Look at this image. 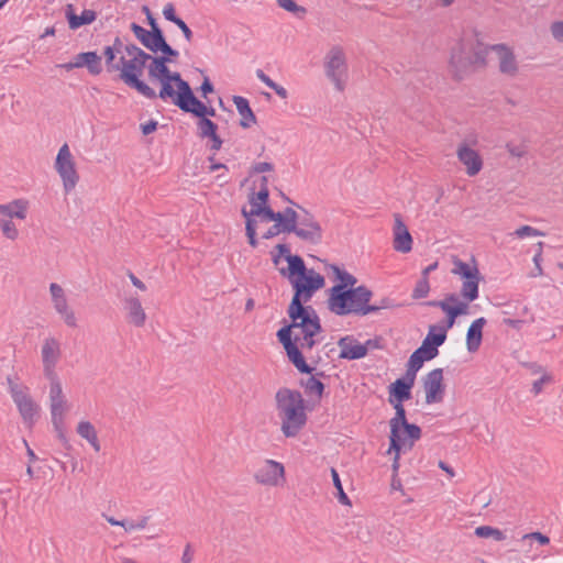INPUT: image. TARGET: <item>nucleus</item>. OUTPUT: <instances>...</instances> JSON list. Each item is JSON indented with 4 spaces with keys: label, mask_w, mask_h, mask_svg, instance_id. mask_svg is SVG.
Segmentation results:
<instances>
[{
    "label": "nucleus",
    "mask_w": 563,
    "mask_h": 563,
    "mask_svg": "<svg viewBox=\"0 0 563 563\" xmlns=\"http://www.w3.org/2000/svg\"><path fill=\"white\" fill-rule=\"evenodd\" d=\"M199 71L202 74L203 80H202L200 87L197 88V90L200 92L202 98L207 99L208 95L214 92V86H213L212 81L210 80V78L207 75H205L203 70L200 69Z\"/></svg>",
    "instance_id": "13d9d810"
},
{
    "label": "nucleus",
    "mask_w": 563,
    "mask_h": 563,
    "mask_svg": "<svg viewBox=\"0 0 563 563\" xmlns=\"http://www.w3.org/2000/svg\"><path fill=\"white\" fill-rule=\"evenodd\" d=\"M476 46L472 55H466L467 45L464 38L461 37L450 48L448 69L453 81H463L472 73L473 66L483 68L487 66V48H484L481 40L476 41Z\"/></svg>",
    "instance_id": "39448f33"
},
{
    "label": "nucleus",
    "mask_w": 563,
    "mask_h": 563,
    "mask_svg": "<svg viewBox=\"0 0 563 563\" xmlns=\"http://www.w3.org/2000/svg\"><path fill=\"white\" fill-rule=\"evenodd\" d=\"M430 291V284L427 277H420L416 283V286L412 290L411 298L412 299H422L428 296Z\"/></svg>",
    "instance_id": "09e8293b"
},
{
    "label": "nucleus",
    "mask_w": 563,
    "mask_h": 563,
    "mask_svg": "<svg viewBox=\"0 0 563 563\" xmlns=\"http://www.w3.org/2000/svg\"><path fill=\"white\" fill-rule=\"evenodd\" d=\"M483 342V332L477 328L470 325L466 333V347L470 353L478 351Z\"/></svg>",
    "instance_id": "c03bdc74"
},
{
    "label": "nucleus",
    "mask_w": 563,
    "mask_h": 563,
    "mask_svg": "<svg viewBox=\"0 0 563 563\" xmlns=\"http://www.w3.org/2000/svg\"><path fill=\"white\" fill-rule=\"evenodd\" d=\"M515 235L519 239H523L527 236H542V235H544V232H542L531 225L525 224V225L519 227L515 231Z\"/></svg>",
    "instance_id": "6e6d98bb"
},
{
    "label": "nucleus",
    "mask_w": 563,
    "mask_h": 563,
    "mask_svg": "<svg viewBox=\"0 0 563 563\" xmlns=\"http://www.w3.org/2000/svg\"><path fill=\"white\" fill-rule=\"evenodd\" d=\"M322 262L325 265V269L331 272L332 279L335 282V284H338L339 280L341 279V275L344 272V268H341L338 264H331V263H328L327 261H322Z\"/></svg>",
    "instance_id": "0e129e2a"
},
{
    "label": "nucleus",
    "mask_w": 563,
    "mask_h": 563,
    "mask_svg": "<svg viewBox=\"0 0 563 563\" xmlns=\"http://www.w3.org/2000/svg\"><path fill=\"white\" fill-rule=\"evenodd\" d=\"M0 228L7 239L15 240L19 235V231L14 222L10 219H0Z\"/></svg>",
    "instance_id": "603ef678"
},
{
    "label": "nucleus",
    "mask_w": 563,
    "mask_h": 563,
    "mask_svg": "<svg viewBox=\"0 0 563 563\" xmlns=\"http://www.w3.org/2000/svg\"><path fill=\"white\" fill-rule=\"evenodd\" d=\"M405 422H409L407 419L406 408H396L395 416L389 420V427L394 426V428L396 429L398 424Z\"/></svg>",
    "instance_id": "052dcab7"
},
{
    "label": "nucleus",
    "mask_w": 563,
    "mask_h": 563,
    "mask_svg": "<svg viewBox=\"0 0 563 563\" xmlns=\"http://www.w3.org/2000/svg\"><path fill=\"white\" fill-rule=\"evenodd\" d=\"M143 46L153 53L154 57L165 63L174 64L177 63L179 58V52L167 42L165 32Z\"/></svg>",
    "instance_id": "f3484780"
},
{
    "label": "nucleus",
    "mask_w": 563,
    "mask_h": 563,
    "mask_svg": "<svg viewBox=\"0 0 563 563\" xmlns=\"http://www.w3.org/2000/svg\"><path fill=\"white\" fill-rule=\"evenodd\" d=\"M275 400L283 434L286 438H295L307 423V401L299 390L287 387L277 390Z\"/></svg>",
    "instance_id": "7ed1b4c3"
},
{
    "label": "nucleus",
    "mask_w": 563,
    "mask_h": 563,
    "mask_svg": "<svg viewBox=\"0 0 563 563\" xmlns=\"http://www.w3.org/2000/svg\"><path fill=\"white\" fill-rule=\"evenodd\" d=\"M314 295L291 299L286 310L289 319L284 318L282 327L276 332L277 341L284 347L288 361L300 374H311L316 371L307 363L302 350L316 346L319 343L316 336L323 331L316 309L307 305Z\"/></svg>",
    "instance_id": "f257e3e1"
},
{
    "label": "nucleus",
    "mask_w": 563,
    "mask_h": 563,
    "mask_svg": "<svg viewBox=\"0 0 563 563\" xmlns=\"http://www.w3.org/2000/svg\"><path fill=\"white\" fill-rule=\"evenodd\" d=\"M53 428H54L55 432L57 433V438L59 439L64 449L66 450V452L64 453V456L70 459L71 464H73V471H75V468L77 466V461L69 453L73 450V445L69 443V441L65 434L64 419L56 420V424H53Z\"/></svg>",
    "instance_id": "58836bf2"
},
{
    "label": "nucleus",
    "mask_w": 563,
    "mask_h": 563,
    "mask_svg": "<svg viewBox=\"0 0 563 563\" xmlns=\"http://www.w3.org/2000/svg\"><path fill=\"white\" fill-rule=\"evenodd\" d=\"M159 85V91L156 92L157 98L167 101L170 100L174 104L175 91H176V79L166 78L157 82Z\"/></svg>",
    "instance_id": "ea45409f"
},
{
    "label": "nucleus",
    "mask_w": 563,
    "mask_h": 563,
    "mask_svg": "<svg viewBox=\"0 0 563 563\" xmlns=\"http://www.w3.org/2000/svg\"><path fill=\"white\" fill-rule=\"evenodd\" d=\"M274 223L282 230L284 234H297L299 225V214L290 207L285 208L283 211H277Z\"/></svg>",
    "instance_id": "bb28decb"
},
{
    "label": "nucleus",
    "mask_w": 563,
    "mask_h": 563,
    "mask_svg": "<svg viewBox=\"0 0 563 563\" xmlns=\"http://www.w3.org/2000/svg\"><path fill=\"white\" fill-rule=\"evenodd\" d=\"M59 356V342L55 338H47L42 346L43 364H57Z\"/></svg>",
    "instance_id": "473e14b6"
},
{
    "label": "nucleus",
    "mask_w": 563,
    "mask_h": 563,
    "mask_svg": "<svg viewBox=\"0 0 563 563\" xmlns=\"http://www.w3.org/2000/svg\"><path fill=\"white\" fill-rule=\"evenodd\" d=\"M362 344L365 355H367L371 350H384L386 347L385 340L382 335H375L373 339H368Z\"/></svg>",
    "instance_id": "5fc2aeb1"
},
{
    "label": "nucleus",
    "mask_w": 563,
    "mask_h": 563,
    "mask_svg": "<svg viewBox=\"0 0 563 563\" xmlns=\"http://www.w3.org/2000/svg\"><path fill=\"white\" fill-rule=\"evenodd\" d=\"M164 19L176 24L179 23L181 18L177 14L174 3L168 2L163 8Z\"/></svg>",
    "instance_id": "4d7b16f0"
},
{
    "label": "nucleus",
    "mask_w": 563,
    "mask_h": 563,
    "mask_svg": "<svg viewBox=\"0 0 563 563\" xmlns=\"http://www.w3.org/2000/svg\"><path fill=\"white\" fill-rule=\"evenodd\" d=\"M254 478L258 484L277 486L280 478L285 481V466L280 462L266 460L265 465L255 473Z\"/></svg>",
    "instance_id": "a211bd4d"
},
{
    "label": "nucleus",
    "mask_w": 563,
    "mask_h": 563,
    "mask_svg": "<svg viewBox=\"0 0 563 563\" xmlns=\"http://www.w3.org/2000/svg\"><path fill=\"white\" fill-rule=\"evenodd\" d=\"M550 30H551L552 36L556 41H559V42L563 41V21H554V22H552L551 26H550Z\"/></svg>",
    "instance_id": "774afa93"
},
{
    "label": "nucleus",
    "mask_w": 563,
    "mask_h": 563,
    "mask_svg": "<svg viewBox=\"0 0 563 563\" xmlns=\"http://www.w3.org/2000/svg\"><path fill=\"white\" fill-rule=\"evenodd\" d=\"M418 371L406 366V371L402 376L398 377L397 379L408 384L409 386L413 387L416 383Z\"/></svg>",
    "instance_id": "680f3d73"
},
{
    "label": "nucleus",
    "mask_w": 563,
    "mask_h": 563,
    "mask_svg": "<svg viewBox=\"0 0 563 563\" xmlns=\"http://www.w3.org/2000/svg\"><path fill=\"white\" fill-rule=\"evenodd\" d=\"M300 385L305 388V393L309 396H316L318 400H321L325 385L316 376H310L306 382L300 380Z\"/></svg>",
    "instance_id": "e433bc0d"
},
{
    "label": "nucleus",
    "mask_w": 563,
    "mask_h": 563,
    "mask_svg": "<svg viewBox=\"0 0 563 563\" xmlns=\"http://www.w3.org/2000/svg\"><path fill=\"white\" fill-rule=\"evenodd\" d=\"M484 48H487V54L490 51L497 54L499 60L498 69L503 75L508 76L510 78L517 76L519 71L518 62L514 53V49L510 46H508L505 43H499L484 45Z\"/></svg>",
    "instance_id": "4468645a"
},
{
    "label": "nucleus",
    "mask_w": 563,
    "mask_h": 563,
    "mask_svg": "<svg viewBox=\"0 0 563 563\" xmlns=\"http://www.w3.org/2000/svg\"><path fill=\"white\" fill-rule=\"evenodd\" d=\"M148 62L126 59L121 55V68L119 69V79L122 80L128 87L134 89L140 95L147 99H156V91L148 86L141 77L144 69L147 68Z\"/></svg>",
    "instance_id": "6e6552de"
},
{
    "label": "nucleus",
    "mask_w": 563,
    "mask_h": 563,
    "mask_svg": "<svg viewBox=\"0 0 563 563\" xmlns=\"http://www.w3.org/2000/svg\"><path fill=\"white\" fill-rule=\"evenodd\" d=\"M55 169L63 180L65 192L68 194L76 187L79 180V175L77 173L70 150L66 143L59 148L57 153L55 159Z\"/></svg>",
    "instance_id": "9b49d317"
},
{
    "label": "nucleus",
    "mask_w": 563,
    "mask_h": 563,
    "mask_svg": "<svg viewBox=\"0 0 563 563\" xmlns=\"http://www.w3.org/2000/svg\"><path fill=\"white\" fill-rule=\"evenodd\" d=\"M433 358L418 347L409 356L406 366L412 367L419 372L424 362H429Z\"/></svg>",
    "instance_id": "49530a36"
},
{
    "label": "nucleus",
    "mask_w": 563,
    "mask_h": 563,
    "mask_svg": "<svg viewBox=\"0 0 563 563\" xmlns=\"http://www.w3.org/2000/svg\"><path fill=\"white\" fill-rule=\"evenodd\" d=\"M29 202L24 199H15L7 205H0V213L9 218L24 220L26 218Z\"/></svg>",
    "instance_id": "2f4dec72"
},
{
    "label": "nucleus",
    "mask_w": 563,
    "mask_h": 563,
    "mask_svg": "<svg viewBox=\"0 0 563 563\" xmlns=\"http://www.w3.org/2000/svg\"><path fill=\"white\" fill-rule=\"evenodd\" d=\"M330 472H331L333 486L336 489L335 496H336L339 503L344 506H351L352 505L351 499L349 498V496L346 495V493L343 489V485L341 483L339 472L334 467H331Z\"/></svg>",
    "instance_id": "a18cd8bd"
},
{
    "label": "nucleus",
    "mask_w": 563,
    "mask_h": 563,
    "mask_svg": "<svg viewBox=\"0 0 563 563\" xmlns=\"http://www.w3.org/2000/svg\"><path fill=\"white\" fill-rule=\"evenodd\" d=\"M474 534L481 539H494L496 541H503L506 539V534L503 530L492 526H478L474 530Z\"/></svg>",
    "instance_id": "a19ab883"
},
{
    "label": "nucleus",
    "mask_w": 563,
    "mask_h": 563,
    "mask_svg": "<svg viewBox=\"0 0 563 563\" xmlns=\"http://www.w3.org/2000/svg\"><path fill=\"white\" fill-rule=\"evenodd\" d=\"M422 386L426 394V404L432 405L442 402L446 389L443 376V368H434L430 371L423 377Z\"/></svg>",
    "instance_id": "f8f14e48"
},
{
    "label": "nucleus",
    "mask_w": 563,
    "mask_h": 563,
    "mask_svg": "<svg viewBox=\"0 0 563 563\" xmlns=\"http://www.w3.org/2000/svg\"><path fill=\"white\" fill-rule=\"evenodd\" d=\"M253 213L264 222H274L277 216V211L272 208L271 203L263 206L262 208L254 209Z\"/></svg>",
    "instance_id": "864d4df0"
},
{
    "label": "nucleus",
    "mask_w": 563,
    "mask_h": 563,
    "mask_svg": "<svg viewBox=\"0 0 563 563\" xmlns=\"http://www.w3.org/2000/svg\"><path fill=\"white\" fill-rule=\"evenodd\" d=\"M324 71L335 88L342 91L344 89L343 78L347 76V64L341 46H332L327 53L324 57Z\"/></svg>",
    "instance_id": "9d476101"
},
{
    "label": "nucleus",
    "mask_w": 563,
    "mask_h": 563,
    "mask_svg": "<svg viewBox=\"0 0 563 563\" xmlns=\"http://www.w3.org/2000/svg\"><path fill=\"white\" fill-rule=\"evenodd\" d=\"M158 128V122L154 119H150L144 123L140 124V130L144 136H147L154 132H156Z\"/></svg>",
    "instance_id": "338daca9"
},
{
    "label": "nucleus",
    "mask_w": 563,
    "mask_h": 563,
    "mask_svg": "<svg viewBox=\"0 0 563 563\" xmlns=\"http://www.w3.org/2000/svg\"><path fill=\"white\" fill-rule=\"evenodd\" d=\"M77 68H86L92 76H98L102 73V56L96 51L81 52L75 55Z\"/></svg>",
    "instance_id": "393cba45"
},
{
    "label": "nucleus",
    "mask_w": 563,
    "mask_h": 563,
    "mask_svg": "<svg viewBox=\"0 0 563 563\" xmlns=\"http://www.w3.org/2000/svg\"><path fill=\"white\" fill-rule=\"evenodd\" d=\"M373 296L367 286L360 285L353 289L328 295L325 302L329 311L336 316L365 317L369 314Z\"/></svg>",
    "instance_id": "20e7f679"
},
{
    "label": "nucleus",
    "mask_w": 563,
    "mask_h": 563,
    "mask_svg": "<svg viewBox=\"0 0 563 563\" xmlns=\"http://www.w3.org/2000/svg\"><path fill=\"white\" fill-rule=\"evenodd\" d=\"M142 12L145 14L146 19L145 22L150 26V29H145L142 25H140L136 22H132L130 24V30L135 36V38L140 42V44L143 46L147 42L156 38L158 35L164 33V30L161 27V25L157 22V19L154 16L153 12L148 8V5L144 4L142 5Z\"/></svg>",
    "instance_id": "2eb2a0df"
},
{
    "label": "nucleus",
    "mask_w": 563,
    "mask_h": 563,
    "mask_svg": "<svg viewBox=\"0 0 563 563\" xmlns=\"http://www.w3.org/2000/svg\"><path fill=\"white\" fill-rule=\"evenodd\" d=\"M175 79L176 91L174 104L184 112L198 97L195 95L190 84L183 78L180 73L177 74Z\"/></svg>",
    "instance_id": "5701e85b"
},
{
    "label": "nucleus",
    "mask_w": 563,
    "mask_h": 563,
    "mask_svg": "<svg viewBox=\"0 0 563 563\" xmlns=\"http://www.w3.org/2000/svg\"><path fill=\"white\" fill-rule=\"evenodd\" d=\"M274 170V164L269 162L254 163L250 169V176Z\"/></svg>",
    "instance_id": "bf43d9fd"
},
{
    "label": "nucleus",
    "mask_w": 563,
    "mask_h": 563,
    "mask_svg": "<svg viewBox=\"0 0 563 563\" xmlns=\"http://www.w3.org/2000/svg\"><path fill=\"white\" fill-rule=\"evenodd\" d=\"M118 54H120V53L114 52L113 49H111L108 46L103 47L101 56L104 58V65H106L107 73L111 74L114 71H119V69L121 68V56L119 58H117Z\"/></svg>",
    "instance_id": "37998d69"
},
{
    "label": "nucleus",
    "mask_w": 563,
    "mask_h": 563,
    "mask_svg": "<svg viewBox=\"0 0 563 563\" xmlns=\"http://www.w3.org/2000/svg\"><path fill=\"white\" fill-rule=\"evenodd\" d=\"M98 14L95 10L85 9L82 10L81 14L78 15L76 13V9L74 4L68 3L65 7V18L68 23V27L71 31H76L80 29L84 25H89L93 23L97 19Z\"/></svg>",
    "instance_id": "4be33fe9"
},
{
    "label": "nucleus",
    "mask_w": 563,
    "mask_h": 563,
    "mask_svg": "<svg viewBox=\"0 0 563 563\" xmlns=\"http://www.w3.org/2000/svg\"><path fill=\"white\" fill-rule=\"evenodd\" d=\"M338 346L340 347L339 357L342 360L356 361L366 356L363 344L352 334L340 338Z\"/></svg>",
    "instance_id": "412c9836"
},
{
    "label": "nucleus",
    "mask_w": 563,
    "mask_h": 563,
    "mask_svg": "<svg viewBox=\"0 0 563 563\" xmlns=\"http://www.w3.org/2000/svg\"><path fill=\"white\" fill-rule=\"evenodd\" d=\"M125 310L128 311V322L135 327H143L146 320V314L142 308L141 301L137 297H130L125 300Z\"/></svg>",
    "instance_id": "c756f323"
},
{
    "label": "nucleus",
    "mask_w": 563,
    "mask_h": 563,
    "mask_svg": "<svg viewBox=\"0 0 563 563\" xmlns=\"http://www.w3.org/2000/svg\"><path fill=\"white\" fill-rule=\"evenodd\" d=\"M389 448L387 454L396 450H411L415 443L421 439L422 429L411 422H405L397 426L396 430L394 426L389 427Z\"/></svg>",
    "instance_id": "1a4fd4ad"
},
{
    "label": "nucleus",
    "mask_w": 563,
    "mask_h": 563,
    "mask_svg": "<svg viewBox=\"0 0 563 563\" xmlns=\"http://www.w3.org/2000/svg\"><path fill=\"white\" fill-rule=\"evenodd\" d=\"M77 433L93 448L96 452L100 451V442L95 426L90 421H80L76 429Z\"/></svg>",
    "instance_id": "72a5a7b5"
},
{
    "label": "nucleus",
    "mask_w": 563,
    "mask_h": 563,
    "mask_svg": "<svg viewBox=\"0 0 563 563\" xmlns=\"http://www.w3.org/2000/svg\"><path fill=\"white\" fill-rule=\"evenodd\" d=\"M124 51L126 52V54L129 56H132L131 59L150 62L152 59V57H153L152 54L145 52L144 49H142L141 47H139L134 43L126 44L124 46Z\"/></svg>",
    "instance_id": "de8ad7c7"
},
{
    "label": "nucleus",
    "mask_w": 563,
    "mask_h": 563,
    "mask_svg": "<svg viewBox=\"0 0 563 563\" xmlns=\"http://www.w3.org/2000/svg\"><path fill=\"white\" fill-rule=\"evenodd\" d=\"M271 255L280 276L286 278L291 286V299L317 294L324 288V276L313 268H308L301 255L291 253L289 244L278 243L274 246Z\"/></svg>",
    "instance_id": "f03ea898"
},
{
    "label": "nucleus",
    "mask_w": 563,
    "mask_h": 563,
    "mask_svg": "<svg viewBox=\"0 0 563 563\" xmlns=\"http://www.w3.org/2000/svg\"><path fill=\"white\" fill-rule=\"evenodd\" d=\"M168 64L153 56L147 65L148 80L156 84L166 78H176L179 71L172 70Z\"/></svg>",
    "instance_id": "cd10ccee"
},
{
    "label": "nucleus",
    "mask_w": 563,
    "mask_h": 563,
    "mask_svg": "<svg viewBox=\"0 0 563 563\" xmlns=\"http://www.w3.org/2000/svg\"><path fill=\"white\" fill-rule=\"evenodd\" d=\"M470 262L471 263H466L457 256H453L452 263L454 267L452 274L459 275L463 280L460 296L467 300V302H473L479 296L478 285L479 282L484 279V276L478 269V264L474 255L471 256Z\"/></svg>",
    "instance_id": "423d86ee"
},
{
    "label": "nucleus",
    "mask_w": 563,
    "mask_h": 563,
    "mask_svg": "<svg viewBox=\"0 0 563 563\" xmlns=\"http://www.w3.org/2000/svg\"><path fill=\"white\" fill-rule=\"evenodd\" d=\"M302 227L303 228H300L298 225L296 236L311 244H320L322 242L323 230L317 220L312 223L302 224Z\"/></svg>",
    "instance_id": "7c9ffc66"
},
{
    "label": "nucleus",
    "mask_w": 563,
    "mask_h": 563,
    "mask_svg": "<svg viewBox=\"0 0 563 563\" xmlns=\"http://www.w3.org/2000/svg\"><path fill=\"white\" fill-rule=\"evenodd\" d=\"M184 112L190 113L197 119L198 131L217 125V123L210 119L218 117L216 109L210 103V100L203 102L197 98L187 109L184 110Z\"/></svg>",
    "instance_id": "dca6fc26"
},
{
    "label": "nucleus",
    "mask_w": 563,
    "mask_h": 563,
    "mask_svg": "<svg viewBox=\"0 0 563 563\" xmlns=\"http://www.w3.org/2000/svg\"><path fill=\"white\" fill-rule=\"evenodd\" d=\"M543 245H544L543 242H538L537 243L538 249H537L536 254L533 255V258H532L534 267L529 273L530 277H538V276H542L543 275V268L541 266Z\"/></svg>",
    "instance_id": "8fccbe9b"
},
{
    "label": "nucleus",
    "mask_w": 563,
    "mask_h": 563,
    "mask_svg": "<svg viewBox=\"0 0 563 563\" xmlns=\"http://www.w3.org/2000/svg\"><path fill=\"white\" fill-rule=\"evenodd\" d=\"M25 391L13 393V402L15 404L23 422L27 428L32 429L40 418V406L34 401L29 393V387Z\"/></svg>",
    "instance_id": "ddd939ff"
},
{
    "label": "nucleus",
    "mask_w": 563,
    "mask_h": 563,
    "mask_svg": "<svg viewBox=\"0 0 563 563\" xmlns=\"http://www.w3.org/2000/svg\"><path fill=\"white\" fill-rule=\"evenodd\" d=\"M357 283V278L344 269V272L341 275V279L338 284L333 285L332 287L328 288L325 290L327 296L330 294L340 292L346 289H353L356 288L355 286Z\"/></svg>",
    "instance_id": "4c0bfd02"
},
{
    "label": "nucleus",
    "mask_w": 563,
    "mask_h": 563,
    "mask_svg": "<svg viewBox=\"0 0 563 563\" xmlns=\"http://www.w3.org/2000/svg\"><path fill=\"white\" fill-rule=\"evenodd\" d=\"M412 388L408 384L396 379L390 383L387 387L388 396L394 399H402L404 401L410 400L412 398Z\"/></svg>",
    "instance_id": "f704fd0d"
},
{
    "label": "nucleus",
    "mask_w": 563,
    "mask_h": 563,
    "mask_svg": "<svg viewBox=\"0 0 563 563\" xmlns=\"http://www.w3.org/2000/svg\"><path fill=\"white\" fill-rule=\"evenodd\" d=\"M49 400L52 423L56 424V420L64 419L63 415L67 406L60 380L49 384Z\"/></svg>",
    "instance_id": "b1692460"
},
{
    "label": "nucleus",
    "mask_w": 563,
    "mask_h": 563,
    "mask_svg": "<svg viewBox=\"0 0 563 563\" xmlns=\"http://www.w3.org/2000/svg\"><path fill=\"white\" fill-rule=\"evenodd\" d=\"M396 307H399V303H397L395 299L390 297H383L380 300L371 303L369 314L376 313L383 309H391Z\"/></svg>",
    "instance_id": "3c124183"
},
{
    "label": "nucleus",
    "mask_w": 563,
    "mask_h": 563,
    "mask_svg": "<svg viewBox=\"0 0 563 563\" xmlns=\"http://www.w3.org/2000/svg\"><path fill=\"white\" fill-rule=\"evenodd\" d=\"M269 191H266L264 189L255 190V186H252L249 192V203L252 208L257 209L262 208L263 206H266L269 203Z\"/></svg>",
    "instance_id": "79ce46f5"
},
{
    "label": "nucleus",
    "mask_w": 563,
    "mask_h": 563,
    "mask_svg": "<svg viewBox=\"0 0 563 563\" xmlns=\"http://www.w3.org/2000/svg\"><path fill=\"white\" fill-rule=\"evenodd\" d=\"M322 262L325 265V269L331 272L332 279L335 282V284H338L339 280L341 279V275L344 272V268H341L338 264H331V263H328L327 261H322Z\"/></svg>",
    "instance_id": "69168bd1"
},
{
    "label": "nucleus",
    "mask_w": 563,
    "mask_h": 563,
    "mask_svg": "<svg viewBox=\"0 0 563 563\" xmlns=\"http://www.w3.org/2000/svg\"><path fill=\"white\" fill-rule=\"evenodd\" d=\"M445 340L446 335L440 332L435 327L430 324L428 334L423 339L419 349L422 350L432 358H435L439 355V347L445 342Z\"/></svg>",
    "instance_id": "a878e982"
},
{
    "label": "nucleus",
    "mask_w": 563,
    "mask_h": 563,
    "mask_svg": "<svg viewBox=\"0 0 563 563\" xmlns=\"http://www.w3.org/2000/svg\"><path fill=\"white\" fill-rule=\"evenodd\" d=\"M456 154L459 161L466 166V173L468 176H476L482 170V156L476 150L472 148L467 143H461L457 147Z\"/></svg>",
    "instance_id": "aec40b11"
},
{
    "label": "nucleus",
    "mask_w": 563,
    "mask_h": 563,
    "mask_svg": "<svg viewBox=\"0 0 563 563\" xmlns=\"http://www.w3.org/2000/svg\"><path fill=\"white\" fill-rule=\"evenodd\" d=\"M394 222L393 246L397 252L407 254L412 250V236L408 227L404 222L401 214L395 213Z\"/></svg>",
    "instance_id": "6ab92c4d"
},
{
    "label": "nucleus",
    "mask_w": 563,
    "mask_h": 563,
    "mask_svg": "<svg viewBox=\"0 0 563 563\" xmlns=\"http://www.w3.org/2000/svg\"><path fill=\"white\" fill-rule=\"evenodd\" d=\"M219 126L213 125L211 128H207L197 132L200 139H208L209 148L216 154L217 151L221 150L223 145V140L218 133Z\"/></svg>",
    "instance_id": "c9c22d12"
},
{
    "label": "nucleus",
    "mask_w": 563,
    "mask_h": 563,
    "mask_svg": "<svg viewBox=\"0 0 563 563\" xmlns=\"http://www.w3.org/2000/svg\"><path fill=\"white\" fill-rule=\"evenodd\" d=\"M470 303L467 300H461L456 294H448L442 300H430L424 302L428 307L440 308L444 318L437 324H432L440 332L448 336V331L453 328L456 319L470 313Z\"/></svg>",
    "instance_id": "0eeeda50"
},
{
    "label": "nucleus",
    "mask_w": 563,
    "mask_h": 563,
    "mask_svg": "<svg viewBox=\"0 0 563 563\" xmlns=\"http://www.w3.org/2000/svg\"><path fill=\"white\" fill-rule=\"evenodd\" d=\"M522 538L533 540V541L538 542L540 545H547L550 543V538L540 531H533V532L527 533Z\"/></svg>",
    "instance_id": "e2e57ef3"
},
{
    "label": "nucleus",
    "mask_w": 563,
    "mask_h": 563,
    "mask_svg": "<svg viewBox=\"0 0 563 563\" xmlns=\"http://www.w3.org/2000/svg\"><path fill=\"white\" fill-rule=\"evenodd\" d=\"M232 101L235 104L239 114L241 115L239 125L242 129H249L252 124L257 122V118L252 110L247 98L242 96H233Z\"/></svg>",
    "instance_id": "c85d7f7f"
}]
</instances>
